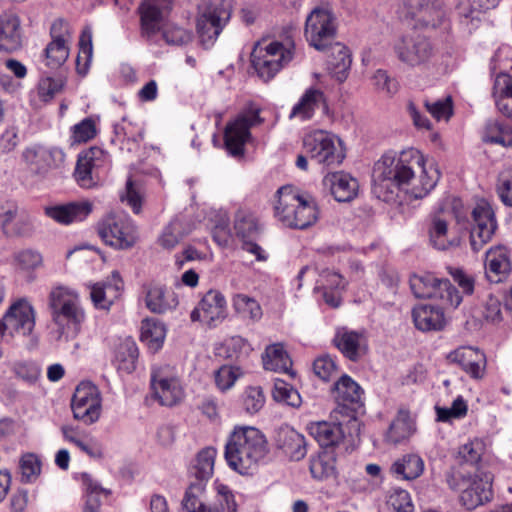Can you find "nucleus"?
Wrapping results in <instances>:
<instances>
[{"mask_svg":"<svg viewBox=\"0 0 512 512\" xmlns=\"http://www.w3.org/2000/svg\"><path fill=\"white\" fill-rule=\"evenodd\" d=\"M145 303L151 312L163 314L177 307L178 298L173 291L162 285L154 284L147 289Z\"/></svg>","mask_w":512,"mask_h":512,"instance_id":"nucleus-35","label":"nucleus"},{"mask_svg":"<svg viewBox=\"0 0 512 512\" xmlns=\"http://www.w3.org/2000/svg\"><path fill=\"white\" fill-rule=\"evenodd\" d=\"M35 326V311L32 305L20 299L13 303L0 319V332L11 339L15 336H28Z\"/></svg>","mask_w":512,"mask_h":512,"instance_id":"nucleus-13","label":"nucleus"},{"mask_svg":"<svg viewBox=\"0 0 512 512\" xmlns=\"http://www.w3.org/2000/svg\"><path fill=\"white\" fill-rule=\"evenodd\" d=\"M294 56V44L284 45L274 41L265 47L255 46L251 53V62L258 76L264 81L271 80Z\"/></svg>","mask_w":512,"mask_h":512,"instance_id":"nucleus-7","label":"nucleus"},{"mask_svg":"<svg viewBox=\"0 0 512 512\" xmlns=\"http://www.w3.org/2000/svg\"><path fill=\"white\" fill-rule=\"evenodd\" d=\"M166 328L164 324L154 318L145 319L141 325V340L153 350L158 351L165 340Z\"/></svg>","mask_w":512,"mask_h":512,"instance_id":"nucleus-42","label":"nucleus"},{"mask_svg":"<svg viewBox=\"0 0 512 512\" xmlns=\"http://www.w3.org/2000/svg\"><path fill=\"white\" fill-rule=\"evenodd\" d=\"M231 16V4L224 0L219 3H210L199 10L196 18V33L204 48H211L215 44Z\"/></svg>","mask_w":512,"mask_h":512,"instance_id":"nucleus-6","label":"nucleus"},{"mask_svg":"<svg viewBox=\"0 0 512 512\" xmlns=\"http://www.w3.org/2000/svg\"><path fill=\"white\" fill-rule=\"evenodd\" d=\"M93 46H92V30L90 27H85L79 39V53L77 56V71L80 74H86L92 60Z\"/></svg>","mask_w":512,"mask_h":512,"instance_id":"nucleus-50","label":"nucleus"},{"mask_svg":"<svg viewBox=\"0 0 512 512\" xmlns=\"http://www.w3.org/2000/svg\"><path fill=\"white\" fill-rule=\"evenodd\" d=\"M398 59L411 67L427 63L433 56V47L428 38L422 35L404 36L394 45Z\"/></svg>","mask_w":512,"mask_h":512,"instance_id":"nucleus-16","label":"nucleus"},{"mask_svg":"<svg viewBox=\"0 0 512 512\" xmlns=\"http://www.w3.org/2000/svg\"><path fill=\"white\" fill-rule=\"evenodd\" d=\"M473 225L470 232V245L473 251H480L495 234L497 222L492 207L485 201L477 203L471 212Z\"/></svg>","mask_w":512,"mask_h":512,"instance_id":"nucleus-15","label":"nucleus"},{"mask_svg":"<svg viewBox=\"0 0 512 512\" xmlns=\"http://www.w3.org/2000/svg\"><path fill=\"white\" fill-rule=\"evenodd\" d=\"M272 396L275 401L291 407H299L301 404V396L298 391L281 379H275Z\"/></svg>","mask_w":512,"mask_h":512,"instance_id":"nucleus-55","label":"nucleus"},{"mask_svg":"<svg viewBox=\"0 0 512 512\" xmlns=\"http://www.w3.org/2000/svg\"><path fill=\"white\" fill-rule=\"evenodd\" d=\"M324 52H328L330 73L338 82H344L348 77L352 63L349 49L339 42H331Z\"/></svg>","mask_w":512,"mask_h":512,"instance_id":"nucleus-32","label":"nucleus"},{"mask_svg":"<svg viewBox=\"0 0 512 512\" xmlns=\"http://www.w3.org/2000/svg\"><path fill=\"white\" fill-rule=\"evenodd\" d=\"M48 307L57 327L58 340L74 339L86 318L79 294L69 287L56 286L49 293Z\"/></svg>","mask_w":512,"mask_h":512,"instance_id":"nucleus-3","label":"nucleus"},{"mask_svg":"<svg viewBox=\"0 0 512 512\" xmlns=\"http://www.w3.org/2000/svg\"><path fill=\"white\" fill-rule=\"evenodd\" d=\"M263 122L260 110L248 108L228 123L224 132V144L228 153L234 157L244 154V145L251 136L250 129Z\"/></svg>","mask_w":512,"mask_h":512,"instance_id":"nucleus-11","label":"nucleus"},{"mask_svg":"<svg viewBox=\"0 0 512 512\" xmlns=\"http://www.w3.org/2000/svg\"><path fill=\"white\" fill-rule=\"evenodd\" d=\"M233 307L237 314L244 319L258 321L262 317L260 304L252 297L245 294H236L233 297Z\"/></svg>","mask_w":512,"mask_h":512,"instance_id":"nucleus-48","label":"nucleus"},{"mask_svg":"<svg viewBox=\"0 0 512 512\" xmlns=\"http://www.w3.org/2000/svg\"><path fill=\"white\" fill-rule=\"evenodd\" d=\"M22 46V31L19 17L12 12L0 15V51L12 53Z\"/></svg>","mask_w":512,"mask_h":512,"instance_id":"nucleus-29","label":"nucleus"},{"mask_svg":"<svg viewBox=\"0 0 512 512\" xmlns=\"http://www.w3.org/2000/svg\"><path fill=\"white\" fill-rule=\"evenodd\" d=\"M265 435L252 426L235 427L225 444L228 466L241 475L253 474L268 454Z\"/></svg>","mask_w":512,"mask_h":512,"instance_id":"nucleus-2","label":"nucleus"},{"mask_svg":"<svg viewBox=\"0 0 512 512\" xmlns=\"http://www.w3.org/2000/svg\"><path fill=\"white\" fill-rule=\"evenodd\" d=\"M174 1L142 0L138 10L144 37L151 38L160 30V24L172 11Z\"/></svg>","mask_w":512,"mask_h":512,"instance_id":"nucleus-19","label":"nucleus"},{"mask_svg":"<svg viewBox=\"0 0 512 512\" xmlns=\"http://www.w3.org/2000/svg\"><path fill=\"white\" fill-rule=\"evenodd\" d=\"M429 243L437 250H447L459 245L460 240L451 236L448 231V222L441 215H434L428 227Z\"/></svg>","mask_w":512,"mask_h":512,"instance_id":"nucleus-37","label":"nucleus"},{"mask_svg":"<svg viewBox=\"0 0 512 512\" xmlns=\"http://www.w3.org/2000/svg\"><path fill=\"white\" fill-rule=\"evenodd\" d=\"M424 106L431 116L437 121H448L453 115V101L451 96L438 100H424Z\"/></svg>","mask_w":512,"mask_h":512,"instance_id":"nucleus-57","label":"nucleus"},{"mask_svg":"<svg viewBox=\"0 0 512 512\" xmlns=\"http://www.w3.org/2000/svg\"><path fill=\"white\" fill-rule=\"evenodd\" d=\"M222 350H224L226 358L239 359L249 354L251 351V346L243 337L232 336L225 340L219 351V355H222Z\"/></svg>","mask_w":512,"mask_h":512,"instance_id":"nucleus-58","label":"nucleus"},{"mask_svg":"<svg viewBox=\"0 0 512 512\" xmlns=\"http://www.w3.org/2000/svg\"><path fill=\"white\" fill-rule=\"evenodd\" d=\"M205 485L192 482L185 492L182 505L188 512H206L208 506L202 500Z\"/></svg>","mask_w":512,"mask_h":512,"instance_id":"nucleus-51","label":"nucleus"},{"mask_svg":"<svg viewBox=\"0 0 512 512\" xmlns=\"http://www.w3.org/2000/svg\"><path fill=\"white\" fill-rule=\"evenodd\" d=\"M414 324L418 330L439 331L445 326V316L442 308L421 304L412 310Z\"/></svg>","mask_w":512,"mask_h":512,"instance_id":"nucleus-34","label":"nucleus"},{"mask_svg":"<svg viewBox=\"0 0 512 512\" xmlns=\"http://www.w3.org/2000/svg\"><path fill=\"white\" fill-rule=\"evenodd\" d=\"M323 185L330 190L338 202H349L358 193V181L345 172L329 173L323 178Z\"/></svg>","mask_w":512,"mask_h":512,"instance_id":"nucleus-28","label":"nucleus"},{"mask_svg":"<svg viewBox=\"0 0 512 512\" xmlns=\"http://www.w3.org/2000/svg\"><path fill=\"white\" fill-rule=\"evenodd\" d=\"M71 408L74 418L92 424L100 417L101 396L98 388L91 382H81L73 394Z\"/></svg>","mask_w":512,"mask_h":512,"instance_id":"nucleus-14","label":"nucleus"},{"mask_svg":"<svg viewBox=\"0 0 512 512\" xmlns=\"http://www.w3.org/2000/svg\"><path fill=\"white\" fill-rule=\"evenodd\" d=\"M336 34L335 18L330 11L315 8L306 19L305 36L318 51H325Z\"/></svg>","mask_w":512,"mask_h":512,"instance_id":"nucleus-12","label":"nucleus"},{"mask_svg":"<svg viewBox=\"0 0 512 512\" xmlns=\"http://www.w3.org/2000/svg\"><path fill=\"white\" fill-rule=\"evenodd\" d=\"M306 154L318 164L336 166L342 163L345 152L342 141L324 130H316L303 139Z\"/></svg>","mask_w":512,"mask_h":512,"instance_id":"nucleus-9","label":"nucleus"},{"mask_svg":"<svg viewBox=\"0 0 512 512\" xmlns=\"http://www.w3.org/2000/svg\"><path fill=\"white\" fill-rule=\"evenodd\" d=\"M410 288L417 298H435L457 307L462 298L448 279H439L431 273L414 274L409 280Z\"/></svg>","mask_w":512,"mask_h":512,"instance_id":"nucleus-10","label":"nucleus"},{"mask_svg":"<svg viewBox=\"0 0 512 512\" xmlns=\"http://www.w3.org/2000/svg\"><path fill=\"white\" fill-rule=\"evenodd\" d=\"M482 140L503 147H512V125L499 120H488L484 127Z\"/></svg>","mask_w":512,"mask_h":512,"instance_id":"nucleus-40","label":"nucleus"},{"mask_svg":"<svg viewBox=\"0 0 512 512\" xmlns=\"http://www.w3.org/2000/svg\"><path fill=\"white\" fill-rule=\"evenodd\" d=\"M450 489L460 492V502L468 510L488 503L493 498V477L488 472L474 475L450 472L446 475Z\"/></svg>","mask_w":512,"mask_h":512,"instance_id":"nucleus-5","label":"nucleus"},{"mask_svg":"<svg viewBox=\"0 0 512 512\" xmlns=\"http://www.w3.org/2000/svg\"><path fill=\"white\" fill-rule=\"evenodd\" d=\"M511 271L508 251L504 246H495L486 252L485 274L492 283L502 282Z\"/></svg>","mask_w":512,"mask_h":512,"instance_id":"nucleus-30","label":"nucleus"},{"mask_svg":"<svg viewBox=\"0 0 512 512\" xmlns=\"http://www.w3.org/2000/svg\"><path fill=\"white\" fill-rule=\"evenodd\" d=\"M291 359L282 344L268 346L263 355V366L266 370L290 373Z\"/></svg>","mask_w":512,"mask_h":512,"instance_id":"nucleus-41","label":"nucleus"},{"mask_svg":"<svg viewBox=\"0 0 512 512\" xmlns=\"http://www.w3.org/2000/svg\"><path fill=\"white\" fill-rule=\"evenodd\" d=\"M206 512H237V503L232 490L224 484L216 485V496Z\"/></svg>","mask_w":512,"mask_h":512,"instance_id":"nucleus-49","label":"nucleus"},{"mask_svg":"<svg viewBox=\"0 0 512 512\" xmlns=\"http://www.w3.org/2000/svg\"><path fill=\"white\" fill-rule=\"evenodd\" d=\"M392 470L404 480H413L422 475L424 461L417 454H407L393 464Z\"/></svg>","mask_w":512,"mask_h":512,"instance_id":"nucleus-43","label":"nucleus"},{"mask_svg":"<svg viewBox=\"0 0 512 512\" xmlns=\"http://www.w3.org/2000/svg\"><path fill=\"white\" fill-rule=\"evenodd\" d=\"M63 87L64 80L61 77H43L37 86L38 96L43 102H49L63 90Z\"/></svg>","mask_w":512,"mask_h":512,"instance_id":"nucleus-59","label":"nucleus"},{"mask_svg":"<svg viewBox=\"0 0 512 512\" xmlns=\"http://www.w3.org/2000/svg\"><path fill=\"white\" fill-rule=\"evenodd\" d=\"M69 56V48L66 43L50 42L44 49V62L50 69L61 67Z\"/></svg>","mask_w":512,"mask_h":512,"instance_id":"nucleus-53","label":"nucleus"},{"mask_svg":"<svg viewBox=\"0 0 512 512\" xmlns=\"http://www.w3.org/2000/svg\"><path fill=\"white\" fill-rule=\"evenodd\" d=\"M440 171L434 162H427L417 149L385 153L374 165L373 194L384 202L395 199L403 190L413 199H422L436 186Z\"/></svg>","mask_w":512,"mask_h":512,"instance_id":"nucleus-1","label":"nucleus"},{"mask_svg":"<svg viewBox=\"0 0 512 512\" xmlns=\"http://www.w3.org/2000/svg\"><path fill=\"white\" fill-rule=\"evenodd\" d=\"M499 0H459L457 11L460 17L479 21L480 15L486 11L495 8Z\"/></svg>","mask_w":512,"mask_h":512,"instance_id":"nucleus-45","label":"nucleus"},{"mask_svg":"<svg viewBox=\"0 0 512 512\" xmlns=\"http://www.w3.org/2000/svg\"><path fill=\"white\" fill-rule=\"evenodd\" d=\"M153 396L163 406H174L184 396L183 388L175 377L164 376L161 371L154 370L151 374Z\"/></svg>","mask_w":512,"mask_h":512,"instance_id":"nucleus-23","label":"nucleus"},{"mask_svg":"<svg viewBox=\"0 0 512 512\" xmlns=\"http://www.w3.org/2000/svg\"><path fill=\"white\" fill-rule=\"evenodd\" d=\"M217 455V450L214 447H205L200 450L190 468V475L197 482L206 484L213 476L214 463Z\"/></svg>","mask_w":512,"mask_h":512,"instance_id":"nucleus-38","label":"nucleus"},{"mask_svg":"<svg viewBox=\"0 0 512 512\" xmlns=\"http://www.w3.org/2000/svg\"><path fill=\"white\" fill-rule=\"evenodd\" d=\"M333 393L339 408H341L340 412L351 418L354 416L350 413L356 412L363 406V389L348 375L340 377L334 385Z\"/></svg>","mask_w":512,"mask_h":512,"instance_id":"nucleus-21","label":"nucleus"},{"mask_svg":"<svg viewBox=\"0 0 512 512\" xmlns=\"http://www.w3.org/2000/svg\"><path fill=\"white\" fill-rule=\"evenodd\" d=\"M89 201H73L45 208V214L61 225H70L85 220L92 212Z\"/></svg>","mask_w":512,"mask_h":512,"instance_id":"nucleus-24","label":"nucleus"},{"mask_svg":"<svg viewBox=\"0 0 512 512\" xmlns=\"http://www.w3.org/2000/svg\"><path fill=\"white\" fill-rule=\"evenodd\" d=\"M122 289L123 281L120 274L113 271L109 280L91 286L90 298L95 308L109 310L120 297Z\"/></svg>","mask_w":512,"mask_h":512,"instance_id":"nucleus-26","label":"nucleus"},{"mask_svg":"<svg viewBox=\"0 0 512 512\" xmlns=\"http://www.w3.org/2000/svg\"><path fill=\"white\" fill-rule=\"evenodd\" d=\"M265 399L260 387H249L243 394V406L247 413H257L264 405Z\"/></svg>","mask_w":512,"mask_h":512,"instance_id":"nucleus-63","label":"nucleus"},{"mask_svg":"<svg viewBox=\"0 0 512 512\" xmlns=\"http://www.w3.org/2000/svg\"><path fill=\"white\" fill-rule=\"evenodd\" d=\"M449 362L457 364L473 379H482L486 370V356L477 348L462 346L450 352L447 356Z\"/></svg>","mask_w":512,"mask_h":512,"instance_id":"nucleus-22","label":"nucleus"},{"mask_svg":"<svg viewBox=\"0 0 512 512\" xmlns=\"http://www.w3.org/2000/svg\"><path fill=\"white\" fill-rule=\"evenodd\" d=\"M310 472L314 479L325 480L335 475V463L331 455L324 453L310 461Z\"/></svg>","mask_w":512,"mask_h":512,"instance_id":"nucleus-56","label":"nucleus"},{"mask_svg":"<svg viewBox=\"0 0 512 512\" xmlns=\"http://www.w3.org/2000/svg\"><path fill=\"white\" fill-rule=\"evenodd\" d=\"M497 191L502 202L512 206V169L503 171L498 179Z\"/></svg>","mask_w":512,"mask_h":512,"instance_id":"nucleus-64","label":"nucleus"},{"mask_svg":"<svg viewBox=\"0 0 512 512\" xmlns=\"http://www.w3.org/2000/svg\"><path fill=\"white\" fill-rule=\"evenodd\" d=\"M186 235L183 223L179 219L172 220L162 231L158 242L164 249H173Z\"/></svg>","mask_w":512,"mask_h":512,"instance_id":"nucleus-54","label":"nucleus"},{"mask_svg":"<svg viewBox=\"0 0 512 512\" xmlns=\"http://www.w3.org/2000/svg\"><path fill=\"white\" fill-rule=\"evenodd\" d=\"M387 505L393 512H413L414 509L409 493L400 488L390 491Z\"/></svg>","mask_w":512,"mask_h":512,"instance_id":"nucleus-60","label":"nucleus"},{"mask_svg":"<svg viewBox=\"0 0 512 512\" xmlns=\"http://www.w3.org/2000/svg\"><path fill=\"white\" fill-rule=\"evenodd\" d=\"M97 232L105 244L119 250L133 247L138 240L137 227L125 214H108L97 224Z\"/></svg>","mask_w":512,"mask_h":512,"instance_id":"nucleus-8","label":"nucleus"},{"mask_svg":"<svg viewBox=\"0 0 512 512\" xmlns=\"http://www.w3.org/2000/svg\"><path fill=\"white\" fill-rule=\"evenodd\" d=\"M333 341L341 353L353 362L361 359L368 350L365 335L347 328L338 329Z\"/></svg>","mask_w":512,"mask_h":512,"instance_id":"nucleus-25","label":"nucleus"},{"mask_svg":"<svg viewBox=\"0 0 512 512\" xmlns=\"http://www.w3.org/2000/svg\"><path fill=\"white\" fill-rule=\"evenodd\" d=\"M115 357L119 369L132 372L136 367L135 364L138 358V347L136 343L130 338L123 340L117 347Z\"/></svg>","mask_w":512,"mask_h":512,"instance_id":"nucleus-47","label":"nucleus"},{"mask_svg":"<svg viewBox=\"0 0 512 512\" xmlns=\"http://www.w3.org/2000/svg\"><path fill=\"white\" fill-rule=\"evenodd\" d=\"M81 481L85 492L83 512H99L101 507V497H109L111 495V490L103 488L88 473L81 474Z\"/></svg>","mask_w":512,"mask_h":512,"instance_id":"nucleus-39","label":"nucleus"},{"mask_svg":"<svg viewBox=\"0 0 512 512\" xmlns=\"http://www.w3.org/2000/svg\"><path fill=\"white\" fill-rule=\"evenodd\" d=\"M226 317V300L217 290H209L191 312L193 322L201 321L215 327Z\"/></svg>","mask_w":512,"mask_h":512,"instance_id":"nucleus-20","label":"nucleus"},{"mask_svg":"<svg viewBox=\"0 0 512 512\" xmlns=\"http://www.w3.org/2000/svg\"><path fill=\"white\" fill-rule=\"evenodd\" d=\"M408 9L411 18L425 27H437L444 17L440 0H409Z\"/></svg>","mask_w":512,"mask_h":512,"instance_id":"nucleus-27","label":"nucleus"},{"mask_svg":"<svg viewBox=\"0 0 512 512\" xmlns=\"http://www.w3.org/2000/svg\"><path fill=\"white\" fill-rule=\"evenodd\" d=\"M276 444L294 461L303 459L307 454L305 437L290 426H283L278 430Z\"/></svg>","mask_w":512,"mask_h":512,"instance_id":"nucleus-31","label":"nucleus"},{"mask_svg":"<svg viewBox=\"0 0 512 512\" xmlns=\"http://www.w3.org/2000/svg\"><path fill=\"white\" fill-rule=\"evenodd\" d=\"M308 430L321 447H336L344 440V431L339 423L314 422L308 425Z\"/></svg>","mask_w":512,"mask_h":512,"instance_id":"nucleus-36","label":"nucleus"},{"mask_svg":"<svg viewBox=\"0 0 512 512\" xmlns=\"http://www.w3.org/2000/svg\"><path fill=\"white\" fill-rule=\"evenodd\" d=\"M239 368L223 365L215 373V383L221 391L230 389L239 377Z\"/></svg>","mask_w":512,"mask_h":512,"instance_id":"nucleus-61","label":"nucleus"},{"mask_svg":"<svg viewBox=\"0 0 512 512\" xmlns=\"http://www.w3.org/2000/svg\"><path fill=\"white\" fill-rule=\"evenodd\" d=\"M313 371L323 381H329L337 373L334 359L329 355L318 357L313 363Z\"/></svg>","mask_w":512,"mask_h":512,"instance_id":"nucleus-62","label":"nucleus"},{"mask_svg":"<svg viewBox=\"0 0 512 512\" xmlns=\"http://www.w3.org/2000/svg\"><path fill=\"white\" fill-rule=\"evenodd\" d=\"M234 230L241 241L256 239L259 225L256 217L249 211L238 210L234 217Z\"/></svg>","mask_w":512,"mask_h":512,"instance_id":"nucleus-44","label":"nucleus"},{"mask_svg":"<svg viewBox=\"0 0 512 512\" xmlns=\"http://www.w3.org/2000/svg\"><path fill=\"white\" fill-rule=\"evenodd\" d=\"M413 430V422L410 419L409 413L406 411H400L391 423L386 434V439L393 444H397L408 438L412 434Z\"/></svg>","mask_w":512,"mask_h":512,"instance_id":"nucleus-46","label":"nucleus"},{"mask_svg":"<svg viewBox=\"0 0 512 512\" xmlns=\"http://www.w3.org/2000/svg\"><path fill=\"white\" fill-rule=\"evenodd\" d=\"M106 153L99 147L90 149L78 155L74 177L82 188H93L99 182L98 170L106 161Z\"/></svg>","mask_w":512,"mask_h":512,"instance_id":"nucleus-17","label":"nucleus"},{"mask_svg":"<svg viewBox=\"0 0 512 512\" xmlns=\"http://www.w3.org/2000/svg\"><path fill=\"white\" fill-rule=\"evenodd\" d=\"M319 108H321L324 113L328 111L325 95L319 89L309 88L292 108L290 118H299L301 120L311 119L315 110Z\"/></svg>","mask_w":512,"mask_h":512,"instance_id":"nucleus-33","label":"nucleus"},{"mask_svg":"<svg viewBox=\"0 0 512 512\" xmlns=\"http://www.w3.org/2000/svg\"><path fill=\"white\" fill-rule=\"evenodd\" d=\"M19 468L21 471V482L32 483L41 473V460L35 453H25L19 460Z\"/></svg>","mask_w":512,"mask_h":512,"instance_id":"nucleus-52","label":"nucleus"},{"mask_svg":"<svg viewBox=\"0 0 512 512\" xmlns=\"http://www.w3.org/2000/svg\"><path fill=\"white\" fill-rule=\"evenodd\" d=\"M58 156L62 158L64 155L57 148L32 144L24 148L21 160L31 174L44 177L56 166Z\"/></svg>","mask_w":512,"mask_h":512,"instance_id":"nucleus-18","label":"nucleus"},{"mask_svg":"<svg viewBox=\"0 0 512 512\" xmlns=\"http://www.w3.org/2000/svg\"><path fill=\"white\" fill-rule=\"evenodd\" d=\"M275 197L274 214L284 226L303 230L317 222L319 211L311 196L286 185L277 190Z\"/></svg>","mask_w":512,"mask_h":512,"instance_id":"nucleus-4","label":"nucleus"}]
</instances>
